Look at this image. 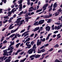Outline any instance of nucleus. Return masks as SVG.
<instances>
[{"mask_svg":"<svg viewBox=\"0 0 62 62\" xmlns=\"http://www.w3.org/2000/svg\"><path fill=\"white\" fill-rule=\"evenodd\" d=\"M46 31H48V32L50 31V29H51V27L49 26H48L45 27Z\"/></svg>","mask_w":62,"mask_h":62,"instance_id":"obj_1","label":"nucleus"},{"mask_svg":"<svg viewBox=\"0 0 62 62\" xmlns=\"http://www.w3.org/2000/svg\"><path fill=\"white\" fill-rule=\"evenodd\" d=\"M7 50H8V49L3 50V52L4 53L3 54V55H7V54L8 53V52H7Z\"/></svg>","mask_w":62,"mask_h":62,"instance_id":"obj_2","label":"nucleus"},{"mask_svg":"<svg viewBox=\"0 0 62 62\" xmlns=\"http://www.w3.org/2000/svg\"><path fill=\"white\" fill-rule=\"evenodd\" d=\"M28 53L29 54H31L33 53L32 49H30L28 51Z\"/></svg>","mask_w":62,"mask_h":62,"instance_id":"obj_3","label":"nucleus"},{"mask_svg":"<svg viewBox=\"0 0 62 62\" xmlns=\"http://www.w3.org/2000/svg\"><path fill=\"white\" fill-rule=\"evenodd\" d=\"M44 22V20H41L39 21V24H42Z\"/></svg>","mask_w":62,"mask_h":62,"instance_id":"obj_4","label":"nucleus"},{"mask_svg":"<svg viewBox=\"0 0 62 62\" xmlns=\"http://www.w3.org/2000/svg\"><path fill=\"white\" fill-rule=\"evenodd\" d=\"M37 48V46H36V44L34 45L33 46L32 49L33 50H36V48Z\"/></svg>","mask_w":62,"mask_h":62,"instance_id":"obj_5","label":"nucleus"},{"mask_svg":"<svg viewBox=\"0 0 62 62\" xmlns=\"http://www.w3.org/2000/svg\"><path fill=\"white\" fill-rule=\"evenodd\" d=\"M39 30V27H38V28H36L34 29L33 31L34 32H36V31H37V30Z\"/></svg>","mask_w":62,"mask_h":62,"instance_id":"obj_6","label":"nucleus"},{"mask_svg":"<svg viewBox=\"0 0 62 62\" xmlns=\"http://www.w3.org/2000/svg\"><path fill=\"white\" fill-rule=\"evenodd\" d=\"M11 60L10 59H8L5 61V62H10Z\"/></svg>","mask_w":62,"mask_h":62,"instance_id":"obj_7","label":"nucleus"},{"mask_svg":"<svg viewBox=\"0 0 62 62\" xmlns=\"http://www.w3.org/2000/svg\"><path fill=\"white\" fill-rule=\"evenodd\" d=\"M46 55V54H43L42 55V56H43V57L39 59V60H41L42 59H43V58L44 57V55Z\"/></svg>","mask_w":62,"mask_h":62,"instance_id":"obj_8","label":"nucleus"},{"mask_svg":"<svg viewBox=\"0 0 62 62\" xmlns=\"http://www.w3.org/2000/svg\"><path fill=\"white\" fill-rule=\"evenodd\" d=\"M19 6H20L19 9H23V7H22V4H21L19 5Z\"/></svg>","mask_w":62,"mask_h":62,"instance_id":"obj_9","label":"nucleus"},{"mask_svg":"<svg viewBox=\"0 0 62 62\" xmlns=\"http://www.w3.org/2000/svg\"><path fill=\"white\" fill-rule=\"evenodd\" d=\"M36 55V54H34L30 56V58H32V57H35Z\"/></svg>","mask_w":62,"mask_h":62,"instance_id":"obj_10","label":"nucleus"},{"mask_svg":"<svg viewBox=\"0 0 62 62\" xmlns=\"http://www.w3.org/2000/svg\"><path fill=\"white\" fill-rule=\"evenodd\" d=\"M56 4H57V3L56 2L54 3V4L53 7V8H56Z\"/></svg>","mask_w":62,"mask_h":62,"instance_id":"obj_11","label":"nucleus"},{"mask_svg":"<svg viewBox=\"0 0 62 62\" xmlns=\"http://www.w3.org/2000/svg\"><path fill=\"white\" fill-rule=\"evenodd\" d=\"M30 0H27V4L28 6H30L29 5L31 4V2H30Z\"/></svg>","mask_w":62,"mask_h":62,"instance_id":"obj_12","label":"nucleus"},{"mask_svg":"<svg viewBox=\"0 0 62 62\" xmlns=\"http://www.w3.org/2000/svg\"><path fill=\"white\" fill-rule=\"evenodd\" d=\"M45 38H44L43 39H41L40 40H39L40 41V40H41V41H42V42H44V41H45Z\"/></svg>","mask_w":62,"mask_h":62,"instance_id":"obj_13","label":"nucleus"},{"mask_svg":"<svg viewBox=\"0 0 62 62\" xmlns=\"http://www.w3.org/2000/svg\"><path fill=\"white\" fill-rule=\"evenodd\" d=\"M28 46L27 48L28 49H30L31 47V44L28 45L27 46Z\"/></svg>","mask_w":62,"mask_h":62,"instance_id":"obj_14","label":"nucleus"},{"mask_svg":"<svg viewBox=\"0 0 62 62\" xmlns=\"http://www.w3.org/2000/svg\"><path fill=\"white\" fill-rule=\"evenodd\" d=\"M58 13H59V12H56L55 13V16H57L59 15V14Z\"/></svg>","mask_w":62,"mask_h":62,"instance_id":"obj_15","label":"nucleus"},{"mask_svg":"<svg viewBox=\"0 0 62 62\" xmlns=\"http://www.w3.org/2000/svg\"><path fill=\"white\" fill-rule=\"evenodd\" d=\"M15 35V34H13L12 35H11L10 36H9V38H12V37H13Z\"/></svg>","mask_w":62,"mask_h":62,"instance_id":"obj_16","label":"nucleus"},{"mask_svg":"<svg viewBox=\"0 0 62 62\" xmlns=\"http://www.w3.org/2000/svg\"><path fill=\"white\" fill-rule=\"evenodd\" d=\"M59 47V45L58 44H56L54 46V48H57V47Z\"/></svg>","mask_w":62,"mask_h":62,"instance_id":"obj_17","label":"nucleus"},{"mask_svg":"<svg viewBox=\"0 0 62 62\" xmlns=\"http://www.w3.org/2000/svg\"><path fill=\"white\" fill-rule=\"evenodd\" d=\"M34 43H35V42L34 41H31V44L32 46H33V45L34 44Z\"/></svg>","mask_w":62,"mask_h":62,"instance_id":"obj_18","label":"nucleus"},{"mask_svg":"<svg viewBox=\"0 0 62 62\" xmlns=\"http://www.w3.org/2000/svg\"><path fill=\"white\" fill-rule=\"evenodd\" d=\"M5 56H3V57L1 56L0 57V59H1L2 61H2V60H3V59H4V57H5Z\"/></svg>","mask_w":62,"mask_h":62,"instance_id":"obj_19","label":"nucleus"},{"mask_svg":"<svg viewBox=\"0 0 62 62\" xmlns=\"http://www.w3.org/2000/svg\"><path fill=\"white\" fill-rule=\"evenodd\" d=\"M43 18H49V16L48 15L45 16Z\"/></svg>","mask_w":62,"mask_h":62,"instance_id":"obj_20","label":"nucleus"},{"mask_svg":"<svg viewBox=\"0 0 62 62\" xmlns=\"http://www.w3.org/2000/svg\"><path fill=\"white\" fill-rule=\"evenodd\" d=\"M20 45V43H18L16 44V46L17 48H18L19 47V46Z\"/></svg>","mask_w":62,"mask_h":62,"instance_id":"obj_21","label":"nucleus"},{"mask_svg":"<svg viewBox=\"0 0 62 62\" xmlns=\"http://www.w3.org/2000/svg\"><path fill=\"white\" fill-rule=\"evenodd\" d=\"M46 51V50H45V49H43L41 50V51L42 52V53H43V52H45Z\"/></svg>","mask_w":62,"mask_h":62,"instance_id":"obj_22","label":"nucleus"},{"mask_svg":"<svg viewBox=\"0 0 62 62\" xmlns=\"http://www.w3.org/2000/svg\"><path fill=\"white\" fill-rule=\"evenodd\" d=\"M23 51V49H21V50L20 49H18V51H17V52L18 53H19V52H22Z\"/></svg>","mask_w":62,"mask_h":62,"instance_id":"obj_23","label":"nucleus"},{"mask_svg":"<svg viewBox=\"0 0 62 62\" xmlns=\"http://www.w3.org/2000/svg\"><path fill=\"white\" fill-rule=\"evenodd\" d=\"M35 58H39V54L36 55H35Z\"/></svg>","mask_w":62,"mask_h":62,"instance_id":"obj_24","label":"nucleus"},{"mask_svg":"<svg viewBox=\"0 0 62 62\" xmlns=\"http://www.w3.org/2000/svg\"><path fill=\"white\" fill-rule=\"evenodd\" d=\"M51 19H49L48 21H47V23H50L51 22Z\"/></svg>","mask_w":62,"mask_h":62,"instance_id":"obj_25","label":"nucleus"},{"mask_svg":"<svg viewBox=\"0 0 62 62\" xmlns=\"http://www.w3.org/2000/svg\"><path fill=\"white\" fill-rule=\"evenodd\" d=\"M8 16H4V19H7V18H8V19H9V17H8Z\"/></svg>","mask_w":62,"mask_h":62,"instance_id":"obj_26","label":"nucleus"},{"mask_svg":"<svg viewBox=\"0 0 62 62\" xmlns=\"http://www.w3.org/2000/svg\"><path fill=\"white\" fill-rule=\"evenodd\" d=\"M4 20L5 21H3V23H7V22L8 21V20H5V19H4Z\"/></svg>","mask_w":62,"mask_h":62,"instance_id":"obj_27","label":"nucleus"},{"mask_svg":"<svg viewBox=\"0 0 62 62\" xmlns=\"http://www.w3.org/2000/svg\"><path fill=\"white\" fill-rule=\"evenodd\" d=\"M37 40V46H39V39H38Z\"/></svg>","mask_w":62,"mask_h":62,"instance_id":"obj_28","label":"nucleus"},{"mask_svg":"<svg viewBox=\"0 0 62 62\" xmlns=\"http://www.w3.org/2000/svg\"><path fill=\"white\" fill-rule=\"evenodd\" d=\"M14 41L13 42H12L11 41L10 42V43H11V44L12 46L14 44Z\"/></svg>","mask_w":62,"mask_h":62,"instance_id":"obj_29","label":"nucleus"},{"mask_svg":"<svg viewBox=\"0 0 62 62\" xmlns=\"http://www.w3.org/2000/svg\"><path fill=\"white\" fill-rule=\"evenodd\" d=\"M53 50H54V49H53V48H51L50 50H49V52H52V51H53Z\"/></svg>","mask_w":62,"mask_h":62,"instance_id":"obj_30","label":"nucleus"},{"mask_svg":"<svg viewBox=\"0 0 62 62\" xmlns=\"http://www.w3.org/2000/svg\"><path fill=\"white\" fill-rule=\"evenodd\" d=\"M8 42L6 40H5L3 42V44H5V43H7Z\"/></svg>","mask_w":62,"mask_h":62,"instance_id":"obj_31","label":"nucleus"},{"mask_svg":"<svg viewBox=\"0 0 62 62\" xmlns=\"http://www.w3.org/2000/svg\"><path fill=\"white\" fill-rule=\"evenodd\" d=\"M22 19V17H20V18H18L17 19V21H20V20H21Z\"/></svg>","mask_w":62,"mask_h":62,"instance_id":"obj_32","label":"nucleus"},{"mask_svg":"<svg viewBox=\"0 0 62 62\" xmlns=\"http://www.w3.org/2000/svg\"><path fill=\"white\" fill-rule=\"evenodd\" d=\"M30 40V38H28V39H26V41H29V40Z\"/></svg>","mask_w":62,"mask_h":62,"instance_id":"obj_33","label":"nucleus"},{"mask_svg":"<svg viewBox=\"0 0 62 62\" xmlns=\"http://www.w3.org/2000/svg\"><path fill=\"white\" fill-rule=\"evenodd\" d=\"M30 42H28L26 43V46H27V45H28V44H29Z\"/></svg>","mask_w":62,"mask_h":62,"instance_id":"obj_34","label":"nucleus"},{"mask_svg":"<svg viewBox=\"0 0 62 62\" xmlns=\"http://www.w3.org/2000/svg\"><path fill=\"white\" fill-rule=\"evenodd\" d=\"M38 23V22H37L34 23V25H37L36 24H37Z\"/></svg>","mask_w":62,"mask_h":62,"instance_id":"obj_35","label":"nucleus"},{"mask_svg":"<svg viewBox=\"0 0 62 62\" xmlns=\"http://www.w3.org/2000/svg\"><path fill=\"white\" fill-rule=\"evenodd\" d=\"M28 11L29 12H32L33 11V10L31 9H29L28 10Z\"/></svg>","mask_w":62,"mask_h":62,"instance_id":"obj_36","label":"nucleus"},{"mask_svg":"<svg viewBox=\"0 0 62 62\" xmlns=\"http://www.w3.org/2000/svg\"><path fill=\"white\" fill-rule=\"evenodd\" d=\"M25 29H24L23 30H22L21 32H20V33H23V32H24L25 31Z\"/></svg>","mask_w":62,"mask_h":62,"instance_id":"obj_37","label":"nucleus"},{"mask_svg":"<svg viewBox=\"0 0 62 62\" xmlns=\"http://www.w3.org/2000/svg\"><path fill=\"white\" fill-rule=\"evenodd\" d=\"M12 13L11 11H9L7 13V14H10L11 15Z\"/></svg>","mask_w":62,"mask_h":62,"instance_id":"obj_38","label":"nucleus"},{"mask_svg":"<svg viewBox=\"0 0 62 62\" xmlns=\"http://www.w3.org/2000/svg\"><path fill=\"white\" fill-rule=\"evenodd\" d=\"M13 47V46H12L10 47V50H12L14 49V47Z\"/></svg>","mask_w":62,"mask_h":62,"instance_id":"obj_39","label":"nucleus"},{"mask_svg":"<svg viewBox=\"0 0 62 62\" xmlns=\"http://www.w3.org/2000/svg\"><path fill=\"white\" fill-rule=\"evenodd\" d=\"M34 36V33L32 34L30 36V37H33Z\"/></svg>","mask_w":62,"mask_h":62,"instance_id":"obj_40","label":"nucleus"},{"mask_svg":"<svg viewBox=\"0 0 62 62\" xmlns=\"http://www.w3.org/2000/svg\"><path fill=\"white\" fill-rule=\"evenodd\" d=\"M55 24H57V25H60L61 24V23H55Z\"/></svg>","mask_w":62,"mask_h":62,"instance_id":"obj_41","label":"nucleus"},{"mask_svg":"<svg viewBox=\"0 0 62 62\" xmlns=\"http://www.w3.org/2000/svg\"><path fill=\"white\" fill-rule=\"evenodd\" d=\"M37 7H35L34 8H33V9H32V10H36L37 9Z\"/></svg>","mask_w":62,"mask_h":62,"instance_id":"obj_42","label":"nucleus"},{"mask_svg":"<svg viewBox=\"0 0 62 62\" xmlns=\"http://www.w3.org/2000/svg\"><path fill=\"white\" fill-rule=\"evenodd\" d=\"M36 49H32V52L34 51V54H35V53H36Z\"/></svg>","mask_w":62,"mask_h":62,"instance_id":"obj_43","label":"nucleus"},{"mask_svg":"<svg viewBox=\"0 0 62 62\" xmlns=\"http://www.w3.org/2000/svg\"><path fill=\"white\" fill-rule=\"evenodd\" d=\"M61 8H60V9H59L58 11L59 12H62V10H61Z\"/></svg>","mask_w":62,"mask_h":62,"instance_id":"obj_44","label":"nucleus"},{"mask_svg":"<svg viewBox=\"0 0 62 62\" xmlns=\"http://www.w3.org/2000/svg\"><path fill=\"white\" fill-rule=\"evenodd\" d=\"M25 33H26V32H25L23 33L22 34L21 37H23V36L25 34Z\"/></svg>","mask_w":62,"mask_h":62,"instance_id":"obj_45","label":"nucleus"},{"mask_svg":"<svg viewBox=\"0 0 62 62\" xmlns=\"http://www.w3.org/2000/svg\"><path fill=\"white\" fill-rule=\"evenodd\" d=\"M57 30H58V29H60V27L59 26V25H58V27H57Z\"/></svg>","mask_w":62,"mask_h":62,"instance_id":"obj_46","label":"nucleus"},{"mask_svg":"<svg viewBox=\"0 0 62 62\" xmlns=\"http://www.w3.org/2000/svg\"><path fill=\"white\" fill-rule=\"evenodd\" d=\"M58 31H54V34H56V33H58Z\"/></svg>","mask_w":62,"mask_h":62,"instance_id":"obj_47","label":"nucleus"},{"mask_svg":"<svg viewBox=\"0 0 62 62\" xmlns=\"http://www.w3.org/2000/svg\"><path fill=\"white\" fill-rule=\"evenodd\" d=\"M27 10H25V11H24V12H23V13L24 14H26L27 13Z\"/></svg>","mask_w":62,"mask_h":62,"instance_id":"obj_48","label":"nucleus"},{"mask_svg":"<svg viewBox=\"0 0 62 62\" xmlns=\"http://www.w3.org/2000/svg\"><path fill=\"white\" fill-rule=\"evenodd\" d=\"M52 33H50L47 36L48 37H50V36H51V35H52Z\"/></svg>","mask_w":62,"mask_h":62,"instance_id":"obj_49","label":"nucleus"},{"mask_svg":"<svg viewBox=\"0 0 62 62\" xmlns=\"http://www.w3.org/2000/svg\"><path fill=\"white\" fill-rule=\"evenodd\" d=\"M48 3H46L45 4V5H44L45 6L46 8L47 7V6H48Z\"/></svg>","mask_w":62,"mask_h":62,"instance_id":"obj_50","label":"nucleus"},{"mask_svg":"<svg viewBox=\"0 0 62 62\" xmlns=\"http://www.w3.org/2000/svg\"><path fill=\"white\" fill-rule=\"evenodd\" d=\"M52 10V8H50L49 10H48V11L49 12H50V11L51 10Z\"/></svg>","mask_w":62,"mask_h":62,"instance_id":"obj_51","label":"nucleus"},{"mask_svg":"<svg viewBox=\"0 0 62 62\" xmlns=\"http://www.w3.org/2000/svg\"><path fill=\"white\" fill-rule=\"evenodd\" d=\"M37 35H38V34H35V36L34 37V38H36L37 36Z\"/></svg>","mask_w":62,"mask_h":62,"instance_id":"obj_52","label":"nucleus"},{"mask_svg":"<svg viewBox=\"0 0 62 62\" xmlns=\"http://www.w3.org/2000/svg\"><path fill=\"white\" fill-rule=\"evenodd\" d=\"M16 23H20V21H16Z\"/></svg>","mask_w":62,"mask_h":62,"instance_id":"obj_53","label":"nucleus"},{"mask_svg":"<svg viewBox=\"0 0 62 62\" xmlns=\"http://www.w3.org/2000/svg\"><path fill=\"white\" fill-rule=\"evenodd\" d=\"M49 39V37L47 36V37L46 38V40H47Z\"/></svg>","mask_w":62,"mask_h":62,"instance_id":"obj_54","label":"nucleus"},{"mask_svg":"<svg viewBox=\"0 0 62 62\" xmlns=\"http://www.w3.org/2000/svg\"><path fill=\"white\" fill-rule=\"evenodd\" d=\"M49 44H46L45 45V47H47V46H49Z\"/></svg>","mask_w":62,"mask_h":62,"instance_id":"obj_55","label":"nucleus"},{"mask_svg":"<svg viewBox=\"0 0 62 62\" xmlns=\"http://www.w3.org/2000/svg\"><path fill=\"white\" fill-rule=\"evenodd\" d=\"M13 51L11 50V51H10V52H8V53L9 54H10V53H12V52H13Z\"/></svg>","mask_w":62,"mask_h":62,"instance_id":"obj_56","label":"nucleus"},{"mask_svg":"<svg viewBox=\"0 0 62 62\" xmlns=\"http://www.w3.org/2000/svg\"><path fill=\"white\" fill-rule=\"evenodd\" d=\"M44 47V46H43L40 48V49H43Z\"/></svg>","mask_w":62,"mask_h":62,"instance_id":"obj_57","label":"nucleus"},{"mask_svg":"<svg viewBox=\"0 0 62 62\" xmlns=\"http://www.w3.org/2000/svg\"><path fill=\"white\" fill-rule=\"evenodd\" d=\"M53 3H52L51 4V6L50 7V8H52V7H53Z\"/></svg>","mask_w":62,"mask_h":62,"instance_id":"obj_58","label":"nucleus"},{"mask_svg":"<svg viewBox=\"0 0 62 62\" xmlns=\"http://www.w3.org/2000/svg\"><path fill=\"white\" fill-rule=\"evenodd\" d=\"M10 35V33H9L7 34L6 35V37H8V36H9V35Z\"/></svg>","mask_w":62,"mask_h":62,"instance_id":"obj_59","label":"nucleus"},{"mask_svg":"<svg viewBox=\"0 0 62 62\" xmlns=\"http://www.w3.org/2000/svg\"><path fill=\"white\" fill-rule=\"evenodd\" d=\"M24 20H23L21 21L20 22H21V23H23V22H24Z\"/></svg>","mask_w":62,"mask_h":62,"instance_id":"obj_60","label":"nucleus"},{"mask_svg":"<svg viewBox=\"0 0 62 62\" xmlns=\"http://www.w3.org/2000/svg\"><path fill=\"white\" fill-rule=\"evenodd\" d=\"M23 11H22L20 13V14H23Z\"/></svg>","mask_w":62,"mask_h":62,"instance_id":"obj_61","label":"nucleus"},{"mask_svg":"<svg viewBox=\"0 0 62 62\" xmlns=\"http://www.w3.org/2000/svg\"><path fill=\"white\" fill-rule=\"evenodd\" d=\"M19 62V60H16L14 62Z\"/></svg>","mask_w":62,"mask_h":62,"instance_id":"obj_62","label":"nucleus"},{"mask_svg":"<svg viewBox=\"0 0 62 62\" xmlns=\"http://www.w3.org/2000/svg\"><path fill=\"white\" fill-rule=\"evenodd\" d=\"M56 35L54 34V35L53 36V38H55V37H56Z\"/></svg>","mask_w":62,"mask_h":62,"instance_id":"obj_63","label":"nucleus"},{"mask_svg":"<svg viewBox=\"0 0 62 62\" xmlns=\"http://www.w3.org/2000/svg\"><path fill=\"white\" fill-rule=\"evenodd\" d=\"M33 4H34V3H33V2H31V6H32Z\"/></svg>","mask_w":62,"mask_h":62,"instance_id":"obj_64","label":"nucleus"}]
</instances>
